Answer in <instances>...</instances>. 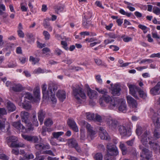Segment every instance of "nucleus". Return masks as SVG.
Masks as SVG:
<instances>
[{"mask_svg":"<svg viewBox=\"0 0 160 160\" xmlns=\"http://www.w3.org/2000/svg\"><path fill=\"white\" fill-rule=\"evenodd\" d=\"M34 96L37 98L40 97V88L38 86L36 87L33 91Z\"/></svg>","mask_w":160,"mask_h":160,"instance_id":"nucleus-36","label":"nucleus"},{"mask_svg":"<svg viewBox=\"0 0 160 160\" xmlns=\"http://www.w3.org/2000/svg\"><path fill=\"white\" fill-rule=\"evenodd\" d=\"M23 157L26 159H33L34 158V156L32 154H25L24 156Z\"/></svg>","mask_w":160,"mask_h":160,"instance_id":"nucleus-57","label":"nucleus"},{"mask_svg":"<svg viewBox=\"0 0 160 160\" xmlns=\"http://www.w3.org/2000/svg\"><path fill=\"white\" fill-rule=\"evenodd\" d=\"M150 92L152 94L154 95L160 93V82H158L154 87L151 89Z\"/></svg>","mask_w":160,"mask_h":160,"instance_id":"nucleus-14","label":"nucleus"},{"mask_svg":"<svg viewBox=\"0 0 160 160\" xmlns=\"http://www.w3.org/2000/svg\"><path fill=\"white\" fill-rule=\"evenodd\" d=\"M152 11L154 13L157 15H159L160 14V8L157 7L153 8Z\"/></svg>","mask_w":160,"mask_h":160,"instance_id":"nucleus-48","label":"nucleus"},{"mask_svg":"<svg viewBox=\"0 0 160 160\" xmlns=\"http://www.w3.org/2000/svg\"><path fill=\"white\" fill-rule=\"evenodd\" d=\"M80 124L81 125L85 127L86 128L88 132L90 131V130L91 129L92 127L89 123H87L84 120H82L80 122Z\"/></svg>","mask_w":160,"mask_h":160,"instance_id":"nucleus-30","label":"nucleus"},{"mask_svg":"<svg viewBox=\"0 0 160 160\" xmlns=\"http://www.w3.org/2000/svg\"><path fill=\"white\" fill-rule=\"evenodd\" d=\"M72 89L73 94L78 100H80V97L83 99L86 98L85 94L82 91V88L79 85H77L76 87H73Z\"/></svg>","mask_w":160,"mask_h":160,"instance_id":"nucleus-5","label":"nucleus"},{"mask_svg":"<svg viewBox=\"0 0 160 160\" xmlns=\"http://www.w3.org/2000/svg\"><path fill=\"white\" fill-rule=\"evenodd\" d=\"M122 38L123 39V41L125 42H128L131 41L132 40V38L128 37L124 38L123 36L122 37Z\"/></svg>","mask_w":160,"mask_h":160,"instance_id":"nucleus-56","label":"nucleus"},{"mask_svg":"<svg viewBox=\"0 0 160 160\" xmlns=\"http://www.w3.org/2000/svg\"><path fill=\"white\" fill-rule=\"evenodd\" d=\"M12 125L15 128L19 130H23L25 129L24 127L21 124L20 121L13 122Z\"/></svg>","mask_w":160,"mask_h":160,"instance_id":"nucleus-22","label":"nucleus"},{"mask_svg":"<svg viewBox=\"0 0 160 160\" xmlns=\"http://www.w3.org/2000/svg\"><path fill=\"white\" fill-rule=\"evenodd\" d=\"M142 153L145 155V158L148 160L152 156V152L147 148L142 149Z\"/></svg>","mask_w":160,"mask_h":160,"instance_id":"nucleus-25","label":"nucleus"},{"mask_svg":"<svg viewBox=\"0 0 160 160\" xmlns=\"http://www.w3.org/2000/svg\"><path fill=\"white\" fill-rule=\"evenodd\" d=\"M64 133L62 132H54L52 133L53 138L58 139L60 136L63 135Z\"/></svg>","mask_w":160,"mask_h":160,"instance_id":"nucleus-35","label":"nucleus"},{"mask_svg":"<svg viewBox=\"0 0 160 160\" xmlns=\"http://www.w3.org/2000/svg\"><path fill=\"white\" fill-rule=\"evenodd\" d=\"M119 148L122 151V154L123 155H125L127 153V150L125 144L122 142H120L119 145Z\"/></svg>","mask_w":160,"mask_h":160,"instance_id":"nucleus-33","label":"nucleus"},{"mask_svg":"<svg viewBox=\"0 0 160 160\" xmlns=\"http://www.w3.org/2000/svg\"><path fill=\"white\" fill-rule=\"evenodd\" d=\"M150 114L152 119L155 125L157 128H160V118L159 115L158 113L155 112L153 109H150Z\"/></svg>","mask_w":160,"mask_h":160,"instance_id":"nucleus-7","label":"nucleus"},{"mask_svg":"<svg viewBox=\"0 0 160 160\" xmlns=\"http://www.w3.org/2000/svg\"><path fill=\"white\" fill-rule=\"evenodd\" d=\"M94 120H95L98 122H101L102 121V118L100 115L98 114H96V116L95 118H94Z\"/></svg>","mask_w":160,"mask_h":160,"instance_id":"nucleus-62","label":"nucleus"},{"mask_svg":"<svg viewBox=\"0 0 160 160\" xmlns=\"http://www.w3.org/2000/svg\"><path fill=\"white\" fill-rule=\"evenodd\" d=\"M134 140L135 138H133L130 140H128L126 142V143L128 146H132L133 145Z\"/></svg>","mask_w":160,"mask_h":160,"instance_id":"nucleus-59","label":"nucleus"},{"mask_svg":"<svg viewBox=\"0 0 160 160\" xmlns=\"http://www.w3.org/2000/svg\"><path fill=\"white\" fill-rule=\"evenodd\" d=\"M99 136L102 139L109 140L110 139L108 133L102 128L100 127Z\"/></svg>","mask_w":160,"mask_h":160,"instance_id":"nucleus-12","label":"nucleus"},{"mask_svg":"<svg viewBox=\"0 0 160 160\" xmlns=\"http://www.w3.org/2000/svg\"><path fill=\"white\" fill-rule=\"evenodd\" d=\"M56 96L60 101L63 102L66 98V92L64 91L59 90L57 93Z\"/></svg>","mask_w":160,"mask_h":160,"instance_id":"nucleus-20","label":"nucleus"},{"mask_svg":"<svg viewBox=\"0 0 160 160\" xmlns=\"http://www.w3.org/2000/svg\"><path fill=\"white\" fill-rule=\"evenodd\" d=\"M6 107L8 111L9 112H13L16 110V106L12 102L9 101H8L6 103Z\"/></svg>","mask_w":160,"mask_h":160,"instance_id":"nucleus-18","label":"nucleus"},{"mask_svg":"<svg viewBox=\"0 0 160 160\" xmlns=\"http://www.w3.org/2000/svg\"><path fill=\"white\" fill-rule=\"evenodd\" d=\"M6 121V119L5 118H0V130L4 128Z\"/></svg>","mask_w":160,"mask_h":160,"instance_id":"nucleus-38","label":"nucleus"},{"mask_svg":"<svg viewBox=\"0 0 160 160\" xmlns=\"http://www.w3.org/2000/svg\"><path fill=\"white\" fill-rule=\"evenodd\" d=\"M149 144L150 145V148L153 150L157 151L158 150L160 147L158 142H154L152 141H149Z\"/></svg>","mask_w":160,"mask_h":160,"instance_id":"nucleus-23","label":"nucleus"},{"mask_svg":"<svg viewBox=\"0 0 160 160\" xmlns=\"http://www.w3.org/2000/svg\"><path fill=\"white\" fill-rule=\"evenodd\" d=\"M103 156L101 153H97L94 156L95 160H102Z\"/></svg>","mask_w":160,"mask_h":160,"instance_id":"nucleus-41","label":"nucleus"},{"mask_svg":"<svg viewBox=\"0 0 160 160\" xmlns=\"http://www.w3.org/2000/svg\"><path fill=\"white\" fill-rule=\"evenodd\" d=\"M35 148L38 150L42 149L43 144H36L35 145Z\"/></svg>","mask_w":160,"mask_h":160,"instance_id":"nucleus-60","label":"nucleus"},{"mask_svg":"<svg viewBox=\"0 0 160 160\" xmlns=\"http://www.w3.org/2000/svg\"><path fill=\"white\" fill-rule=\"evenodd\" d=\"M38 138L37 136H32V141L31 142H33L34 143L38 142Z\"/></svg>","mask_w":160,"mask_h":160,"instance_id":"nucleus-63","label":"nucleus"},{"mask_svg":"<svg viewBox=\"0 0 160 160\" xmlns=\"http://www.w3.org/2000/svg\"><path fill=\"white\" fill-rule=\"evenodd\" d=\"M0 159L3 160H9V157L5 154L2 153L0 154Z\"/></svg>","mask_w":160,"mask_h":160,"instance_id":"nucleus-53","label":"nucleus"},{"mask_svg":"<svg viewBox=\"0 0 160 160\" xmlns=\"http://www.w3.org/2000/svg\"><path fill=\"white\" fill-rule=\"evenodd\" d=\"M29 61L32 62V64H35L38 63L39 61V59L34 58L32 56H30L29 58Z\"/></svg>","mask_w":160,"mask_h":160,"instance_id":"nucleus-40","label":"nucleus"},{"mask_svg":"<svg viewBox=\"0 0 160 160\" xmlns=\"http://www.w3.org/2000/svg\"><path fill=\"white\" fill-rule=\"evenodd\" d=\"M153 136L156 139L160 138V132L157 129H155L153 132Z\"/></svg>","mask_w":160,"mask_h":160,"instance_id":"nucleus-43","label":"nucleus"},{"mask_svg":"<svg viewBox=\"0 0 160 160\" xmlns=\"http://www.w3.org/2000/svg\"><path fill=\"white\" fill-rule=\"evenodd\" d=\"M46 85L43 84L42 88L43 98H45L46 99H50L53 103H56L57 99L55 96L54 94L53 93L52 87L49 86L47 91H46Z\"/></svg>","mask_w":160,"mask_h":160,"instance_id":"nucleus-1","label":"nucleus"},{"mask_svg":"<svg viewBox=\"0 0 160 160\" xmlns=\"http://www.w3.org/2000/svg\"><path fill=\"white\" fill-rule=\"evenodd\" d=\"M115 102L114 104L110 105V107L114 109L115 107H118V110L123 113L126 112L127 110V107L126 102L124 99L118 98V99H116V101H113Z\"/></svg>","mask_w":160,"mask_h":160,"instance_id":"nucleus-2","label":"nucleus"},{"mask_svg":"<svg viewBox=\"0 0 160 160\" xmlns=\"http://www.w3.org/2000/svg\"><path fill=\"white\" fill-rule=\"evenodd\" d=\"M107 154L106 155L116 157L118 154V148L115 145L108 143L107 146Z\"/></svg>","mask_w":160,"mask_h":160,"instance_id":"nucleus-6","label":"nucleus"},{"mask_svg":"<svg viewBox=\"0 0 160 160\" xmlns=\"http://www.w3.org/2000/svg\"><path fill=\"white\" fill-rule=\"evenodd\" d=\"M44 124L47 127H50L53 124V122L50 118L46 119L44 122Z\"/></svg>","mask_w":160,"mask_h":160,"instance_id":"nucleus-42","label":"nucleus"},{"mask_svg":"<svg viewBox=\"0 0 160 160\" xmlns=\"http://www.w3.org/2000/svg\"><path fill=\"white\" fill-rule=\"evenodd\" d=\"M12 90L15 92H19L23 90V87L20 84H14L11 88Z\"/></svg>","mask_w":160,"mask_h":160,"instance_id":"nucleus-24","label":"nucleus"},{"mask_svg":"<svg viewBox=\"0 0 160 160\" xmlns=\"http://www.w3.org/2000/svg\"><path fill=\"white\" fill-rule=\"evenodd\" d=\"M107 124L109 128L113 130H116L119 125V122L116 120L109 119L107 121Z\"/></svg>","mask_w":160,"mask_h":160,"instance_id":"nucleus-9","label":"nucleus"},{"mask_svg":"<svg viewBox=\"0 0 160 160\" xmlns=\"http://www.w3.org/2000/svg\"><path fill=\"white\" fill-rule=\"evenodd\" d=\"M138 92L140 96L142 98L144 99H145L147 97L146 93L140 88H139V90L138 91Z\"/></svg>","mask_w":160,"mask_h":160,"instance_id":"nucleus-39","label":"nucleus"},{"mask_svg":"<svg viewBox=\"0 0 160 160\" xmlns=\"http://www.w3.org/2000/svg\"><path fill=\"white\" fill-rule=\"evenodd\" d=\"M7 114V111L5 108H0V116L2 115L6 114Z\"/></svg>","mask_w":160,"mask_h":160,"instance_id":"nucleus-61","label":"nucleus"},{"mask_svg":"<svg viewBox=\"0 0 160 160\" xmlns=\"http://www.w3.org/2000/svg\"><path fill=\"white\" fill-rule=\"evenodd\" d=\"M138 27L142 30H144L143 32L144 33H146L147 32L148 30L145 31L148 28L146 26L142 24H139L138 25Z\"/></svg>","mask_w":160,"mask_h":160,"instance_id":"nucleus-52","label":"nucleus"},{"mask_svg":"<svg viewBox=\"0 0 160 160\" xmlns=\"http://www.w3.org/2000/svg\"><path fill=\"white\" fill-rule=\"evenodd\" d=\"M17 140L13 142H11L10 145V147L12 148H18L19 147H23L25 145L22 143H18L17 142Z\"/></svg>","mask_w":160,"mask_h":160,"instance_id":"nucleus-32","label":"nucleus"},{"mask_svg":"<svg viewBox=\"0 0 160 160\" xmlns=\"http://www.w3.org/2000/svg\"><path fill=\"white\" fill-rule=\"evenodd\" d=\"M22 105L23 108L26 110H30L32 107L31 105L30 104H29L28 102H24L22 103H19V105L20 106H21Z\"/></svg>","mask_w":160,"mask_h":160,"instance_id":"nucleus-34","label":"nucleus"},{"mask_svg":"<svg viewBox=\"0 0 160 160\" xmlns=\"http://www.w3.org/2000/svg\"><path fill=\"white\" fill-rule=\"evenodd\" d=\"M104 160H115V157L106 155L104 157Z\"/></svg>","mask_w":160,"mask_h":160,"instance_id":"nucleus-50","label":"nucleus"},{"mask_svg":"<svg viewBox=\"0 0 160 160\" xmlns=\"http://www.w3.org/2000/svg\"><path fill=\"white\" fill-rule=\"evenodd\" d=\"M53 8L55 13L58 14H59L60 12L63 11L64 8V6L61 4H58L55 5Z\"/></svg>","mask_w":160,"mask_h":160,"instance_id":"nucleus-21","label":"nucleus"},{"mask_svg":"<svg viewBox=\"0 0 160 160\" xmlns=\"http://www.w3.org/2000/svg\"><path fill=\"white\" fill-rule=\"evenodd\" d=\"M7 142L8 143L9 142H11L14 141H16L17 139L16 138L14 137L10 136L7 138Z\"/></svg>","mask_w":160,"mask_h":160,"instance_id":"nucleus-51","label":"nucleus"},{"mask_svg":"<svg viewBox=\"0 0 160 160\" xmlns=\"http://www.w3.org/2000/svg\"><path fill=\"white\" fill-rule=\"evenodd\" d=\"M86 116L88 119L89 120H94V114L90 112H88L86 113Z\"/></svg>","mask_w":160,"mask_h":160,"instance_id":"nucleus-37","label":"nucleus"},{"mask_svg":"<svg viewBox=\"0 0 160 160\" xmlns=\"http://www.w3.org/2000/svg\"><path fill=\"white\" fill-rule=\"evenodd\" d=\"M96 90L98 92L102 94H105L106 92V90L105 89H102L100 88H96Z\"/></svg>","mask_w":160,"mask_h":160,"instance_id":"nucleus-58","label":"nucleus"},{"mask_svg":"<svg viewBox=\"0 0 160 160\" xmlns=\"http://www.w3.org/2000/svg\"><path fill=\"white\" fill-rule=\"evenodd\" d=\"M121 90L120 85L119 84H115L112 88V94L114 96H119L120 95Z\"/></svg>","mask_w":160,"mask_h":160,"instance_id":"nucleus-15","label":"nucleus"},{"mask_svg":"<svg viewBox=\"0 0 160 160\" xmlns=\"http://www.w3.org/2000/svg\"><path fill=\"white\" fill-rule=\"evenodd\" d=\"M119 12L123 15H125L128 17H130L132 14L131 13H128L126 12L122 9H121L119 10Z\"/></svg>","mask_w":160,"mask_h":160,"instance_id":"nucleus-49","label":"nucleus"},{"mask_svg":"<svg viewBox=\"0 0 160 160\" xmlns=\"http://www.w3.org/2000/svg\"><path fill=\"white\" fill-rule=\"evenodd\" d=\"M67 144L69 147L73 148L77 145L78 143L75 139L71 138L68 140Z\"/></svg>","mask_w":160,"mask_h":160,"instance_id":"nucleus-26","label":"nucleus"},{"mask_svg":"<svg viewBox=\"0 0 160 160\" xmlns=\"http://www.w3.org/2000/svg\"><path fill=\"white\" fill-rule=\"evenodd\" d=\"M22 137L25 140L31 142L32 136L28 135L22 134Z\"/></svg>","mask_w":160,"mask_h":160,"instance_id":"nucleus-45","label":"nucleus"},{"mask_svg":"<svg viewBox=\"0 0 160 160\" xmlns=\"http://www.w3.org/2000/svg\"><path fill=\"white\" fill-rule=\"evenodd\" d=\"M128 102L129 104L133 108H136L137 107V104L136 101L130 96H127Z\"/></svg>","mask_w":160,"mask_h":160,"instance_id":"nucleus-17","label":"nucleus"},{"mask_svg":"<svg viewBox=\"0 0 160 160\" xmlns=\"http://www.w3.org/2000/svg\"><path fill=\"white\" fill-rule=\"evenodd\" d=\"M67 123L70 128L74 132H77L78 131V127L73 120L68 119L67 121Z\"/></svg>","mask_w":160,"mask_h":160,"instance_id":"nucleus-13","label":"nucleus"},{"mask_svg":"<svg viewBox=\"0 0 160 160\" xmlns=\"http://www.w3.org/2000/svg\"><path fill=\"white\" fill-rule=\"evenodd\" d=\"M118 98H112L108 95H103L101 98L99 100V103L102 106H104V102L106 103H109L108 105V108L110 109H112L110 107V105L114 104L115 102L113 101H116V99H118Z\"/></svg>","mask_w":160,"mask_h":160,"instance_id":"nucleus-4","label":"nucleus"},{"mask_svg":"<svg viewBox=\"0 0 160 160\" xmlns=\"http://www.w3.org/2000/svg\"><path fill=\"white\" fill-rule=\"evenodd\" d=\"M127 85L129 88L130 93L136 99H138L139 98L136 94V92H138L139 88L134 84L128 83Z\"/></svg>","mask_w":160,"mask_h":160,"instance_id":"nucleus-8","label":"nucleus"},{"mask_svg":"<svg viewBox=\"0 0 160 160\" xmlns=\"http://www.w3.org/2000/svg\"><path fill=\"white\" fill-rule=\"evenodd\" d=\"M8 16V14L6 12L2 11H0V16H1V18H6Z\"/></svg>","mask_w":160,"mask_h":160,"instance_id":"nucleus-55","label":"nucleus"},{"mask_svg":"<svg viewBox=\"0 0 160 160\" xmlns=\"http://www.w3.org/2000/svg\"><path fill=\"white\" fill-rule=\"evenodd\" d=\"M20 116L22 122H24L26 125V128L25 130L28 131L32 130L33 128L29 119V113L25 111H22L20 113Z\"/></svg>","mask_w":160,"mask_h":160,"instance_id":"nucleus-3","label":"nucleus"},{"mask_svg":"<svg viewBox=\"0 0 160 160\" xmlns=\"http://www.w3.org/2000/svg\"><path fill=\"white\" fill-rule=\"evenodd\" d=\"M43 34L44 36V38L45 40H48L50 38V35L48 32L46 31H44L43 32Z\"/></svg>","mask_w":160,"mask_h":160,"instance_id":"nucleus-46","label":"nucleus"},{"mask_svg":"<svg viewBox=\"0 0 160 160\" xmlns=\"http://www.w3.org/2000/svg\"><path fill=\"white\" fill-rule=\"evenodd\" d=\"M97 148L100 150L104 151L105 150V148L104 145L102 144H99L97 146Z\"/></svg>","mask_w":160,"mask_h":160,"instance_id":"nucleus-64","label":"nucleus"},{"mask_svg":"<svg viewBox=\"0 0 160 160\" xmlns=\"http://www.w3.org/2000/svg\"><path fill=\"white\" fill-rule=\"evenodd\" d=\"M50 19L49 18H47L44 19L43 25L45 28L48 29V30L49 31H51L52 29L51 27L50 26L49 22L48 21L50 20Z\"/></svg>","mask_w":160,"mask_h":160,"instance_id":"nucleus-28","label":"nucleus"},{"mask_svg":"<svg viewBox=\"0 0 160 160\" xmlns=\"http://www.w3.org/2000/svg\"><path fill=\"white\" fill-rule=\"evenodd\" d=\"M87 95L90 99L94 98H96L97 93L96 91L92 90L91 89H89L87 92Z\"/></svg>","mask_w":160,"mask_h":160,"instance_id":"nucleus-27","label":"nucleus"},{"mask_svg":"<svg viewBox=\"0 0 160 160\" xmlns=\"http://www.w3.org/2000/svg\"><path fill=\"white\" fill-rule=\"evenodd\" d=\"M92 15L91 13L90 14V15L87 16L85 15L83 18L82 26L86 28H88L91 25V23L90 21L88 20L92 17Z\"/></svg>","mask_w":160,"mask_h":160,"instance_id":"nucleus-11","label":"nucleus"},{"mask_svg":"<svg viewBox=\"0 0 160 160\" xmlns=\"http://www.w3.org/2000/svg\"><path fill=\"white\" fill-rule=\"evenodd\" d=\"M24 98L28 100H32L33 99V97L32 95L29 92H26L24 94Z\"/></svg>","mask_w":160,"mask_h":160,"instance_id":"nucleus-47","label":"nucleus"},{"mask_svg":"<svg viewBox=\"0 0 160 160\" xmlns=\"http://www.w3.org/2000/svg\"><path fill=\"white\" fill-rule=\"evenodd\" d=\"M27 37V42L29 43H33L35 40V36L32 33H27L26 35Z\"/></svg>","mask_w":160,"mask_h":160,"instance_id":"nucleus-31","label":"nucleus"},{"mask_svg":"<svg viewBox=\"0 0 160 160\" xmlns=\"http://www.w3.org/2000/svg\"><path fill=\"white\" fill-rule=\"evenodd\" d=\"M122 137H129L131 135V132L129 130H127L126 127L123 125L119 126L118 129Z\"/></svg>","mask_w":160,"mask_h":160,"instance_id":"nucleus-10","label":"nucleus"},{"mask_svg":"<svg viewBox=\"0 0 160 160\" xmlns=\"http://www.w3.org/2000/svg\"><path fill=\"white\" fill-rule=\"evenodd\" d=\"M46 114L45 112L42 109L40 110L38 113V119L41 125L43 123V120L45 117Z\"/></svg>","mask_w":160,"mask_h":160,"instance_id":"nucleus-16","label":"nucleus"},{"mask_svg":"<svg viewBox=\"0 0 160 160\" xmlns=\"http://www.w3.org/2000/svg\"><path fill=\"white\" fill-rule=\"evenodd\" d=\"M149 134V132L145 131L141 136V141L143 145H146L147 144V138H149L148 136Z\"/></svg>","mask_w":160,"mask_h":160,"instance_id":"nucleus-19","label":"nucleus"},{"mask_svg":"<svg viewBox=\"0 0 160 160\" xmlns=\"http://www.w3.org/2000/svg\"><path fill=\"white\" fill-rule=\"evenodd\" d=\"M31 120L33 125L36 127L38 125V122L36 116V112L35 111L32 113Z\"/></svg>","mask_w":160,"mask_h":160,"instance_id":"nucleus-29","label":"nucleus"},{"mask_svg":"<svg viewBox=\"0 0 160 160\" xmlns=\"http://www.w3.org/2000/svg\"><path fill=\"white\" fill-rule=\"evenodd\" d=\"M88 132L91 138L93 136L96 134V132L93 130V128L90 130V131H88Z\"/></svg>","mask_w":160,"mask_h":160,"instance_id":"nucleus-54","label":"nucleus"},{"mask_svg":"<svg viewBox=\"0 0 160 160\" xmlns=\"http://www.w3.org/2000/svg\"><path fill=\"white\" fill-rule=\"evenodd\" d=\"M106 37L112 38H115L117 37V35L115 34L113 32H109L108 33H106Z\"/></svg>","mask_w":160,"mask_h":160,"instance_id":"nucleus-44","label":"nucleus"}]
</instances>
